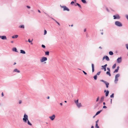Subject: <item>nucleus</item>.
I'll use <instances>...</instances> for the list:
<instances>
[{"label": "nucleus", "instance_id": "obj_36", "mask_svg": "<svg viewBox=\"0 0 128 128\" xmlns=\"http://www.w3.org/2000/svg\"><path fill=\"white\" fill-rule=\"evenodd\" d=\"M100 72H98L96 74V75L97 76V75H99L100 74Z\"/></svg>", "mask_w": 128, "mask_h": 128}, {"label": "nucleus", "instance_id": "obj_62", "mask_svg": "<svg viewBox=\"0 0 128 128\" xmlns=\"http://www.w3.org/2000/svg\"><path fill=\"white\" fill-rule=\"evenodd\" d=\"M94 128V126H91V128Z\"/></svg>", "mask_w": 128, "mask_h": 128}, {"label": "nucleus", "instance_id": "obj_49", "mask_svg": "<svg viewBox=\"0 0 128 128\" xmlns=\"http://www.w3.org/2000/svg\"><path fill=\"white\" fill-rule=\"evenodd\" d=\"M107 69L108 70V71L110 72V68H107Z\"/></svg>", "mask_w": 128, "mask_h": 128}, {"label": "nucleus", "instance_id": "obj_6", "mask_svg": "<svg viewBox=\"0 0 128 128\" xmlns=\"http://www.w3.org/2000/svg\"><path fill=\"white\" fill-rule=\"evenodd\" d=\"M47 60V58L46 57H43L40 60V61L41 62H43L46 61Z\"/></svg>", "mask_w": 128, "mask_h": 128}, {"label": "nucleus", "instance_id": "obj_10", "mask_svg": "<svg viewBox=\"0 0 128 128\" xmlns=\"http://www.w3.org/2000/svg\"><path fill=\"white\" fill-rule=\"evenodd\" d=\"M105 58L107 61H109L110 60L108 56H106L104 57L103 58V60H104V59Z\"/></svg>", "mask_w": 128, "mask_h": 128}, {"label": "nucleus", "instance_id": "obj_5", "mask_svg": "<svg viewBox=\"0 0 128 128\" xmlns=\"http://www.w3.org/2000/svg\"><path fill=\"white\" fill-rule=\"evenodd\" d=\"M113 17L114 19H119L120 18V17L119 15L118 14H116L115 15L113 16Z\"/></svg>", "mask_w": 128, "mask_h": 128}, {"label": "nucleus", "instance_id": "obj_22", "mask_svg": "<svg viewBox=\"0 0 128 128\" xmlns=\"http://www.w3.org/2000/svg\"><path fill=\"white\" fill-rule=\"evenodd\" d=\"M106 74L107 75H108L109 76H110L111 75L110 73V72L108 71L106 72Z\"/></svg>", "mask_w": 128, "mask_h": 128}, {"label": "nucleus", "instance_id": "obj_11", "mask_svg": "<svg viewBox=\"0 0 128 128\" xmlns=\"http://www.w3.org/2000/svg\"><path fill=\"white\" fill-rule=\"evenodd\" d=\"M1 38L3 40H6L7 39L6 37L5 36H2Z\"/></svg>", "mask_w": 128, "mask_h": 128}, {"label": "nucleus", "instance_id": "obj_43", "mask_svg": "<svg viewBox=\"0 0 128 128\" xmlns=\"http://www.w3.org/2000/svg\"><path fill=\"white\" fill-rule=\"evenodd\" d=\"M32 40H30V39H28V42H32Z\"/></svg>", "mask_w": 128, "mask_h": 128}, {"label": "nucleus", "instance_id": "obj_21", "mask_svg": "<svg viewBox=\"0 0 128 128\" xmlns=\"http://www.w3.org/2000/svg\"><path fill=\"white\" fill-rule=\"evenodd\" d=\"M106 83H104L106 86V87L107 88H108V85H109V83L106 82Z\"/></svg>", "mask_w": 128, "mask_h": 128}, {"label": "nucleus", "instance_id": "obj_57", "mask_svg": "<svg viewBox=\"0 0 128 128\" xmlns=\"http://www.w3.org/2000/svg\"><path fill=\"white\" fill-rule=\"evenodd\" d=\"M103 104L104 105H105V104H106L105 103V102H104L103 103Z\"/></svg>", "mask_w": 128, "mask_h": 128}, {"label": "nucleus", "instance_id": "obj_63", "mask_svg": "<svg viewBox=\"0 0 128 128\" xmlns=\"http://www.w3.org/2000/svg\"><path fill=\"white\" fill-rule=\"evenodd\" d=\"M44 13L46 15H48V14L46 13L45 12H44Z\"/></svg>", "mask_w": 128, "mask_h": 128}, {"label": "nucleus", "instance_id": "obj_55", "mask_svg": "<svg viewBox=\"0 0 128 128\" xmlns=\"http://www.w3.org/2000/svg\"><path fill=\"white\" fill-rule=\"evenodd\" d=\"M60 104L61 106H62V103H60Z\"/></svg>", "mask_w": 128, "mask_h": 128}, {"label": "nucleus", "instance_id": "obj_1", "mask_svg": "<svg viewBox=\"0 0 128 128\" xmlns=\"http://www.w3.org/2000/svg\"><path fill=\"white\" fill-rule=\"evenodd\" d=\"M28 120V115L26 114H25L23 118V120L24 122L26 123L27 122V121Z\"/></svg>", "mask_w": 128, "mask_h": 128}, {"label": "nucleus", "instance_id": "obj_64", "mask_svg": "<svg viewBox=\"0 0 128 128\" xmlns=\"http://www.w3.org/2000/svg\"><path fill=\"white\" fill-rule=\"evenodd\" d=\"M11 42L12 43H13L14 42V41H12Z\"/></svg>", "mask_w": 128, "mask_h": 128}, {"label": "nucleus", "instance_id": "obj_37", "mask_svg": "<svg viewBox=\"0 0 128 128\" xmlns=\"http://www.w3.org/2000/svg\"><path fill=\"white\" fill-rule=\"evenodd\" d=\"M47 33V31L46 30H44V35H46Z\"/></svg>", "mask_w": 128, "mask_h": 128}, {"label": "nucleus", "instance_id": "obj_59", "mask_svg": "<svg viewBox=\"0 0 128 128\" xmlns=\"http://www.w3.org/2000/svg\"><path fill=\"white\" fill-rule=\"evenodd\" d=\"M16 64V62H14V65Z\"/></svg>", "mask_w": 128, "mask_h": 128}, {"label": "nucleus", "instance_id": "obj_23", "mask_svg": "<svg viewBox=\"0 0 128 128\" xmlns=\"http://www.w3.org/2000/svg\"><path fill=\"white\" fill-rule=\"evenodd\" d=\"M93 78L94 80H96L97 78V76L96 75L94 76Z\"/></svg>", "mask_w": 128, "mask_h": 128}, {"label": "nucleus", "instance_id": "obj_29", "mask_svg": "<svg viewBox=\"0 0 128 128\" xmlns=\"http://www.w3.org/2000/svg\"><path fill=\"white\" fill-rule=\"evenodd\" d=\"M78 99L76 100H74V102L75 103V104H77L78 103Z\"/></svg>", "mask_w": 128, "mask_h": 128}, {"label": "nucleus", "instance_id": "obj_48", "mask_svg": "<svg viewBox=\"0 0 128 128\" xmlns=\"http://www.w3.org/2000/svg\"><path fill=\"white\" fill-rule=\"evenodd\" d=\"M103 108H107V107L106 106H104L103 107Z\"/></svg>", "mask_w": 128, "mask_h": 128}, {"label": "nucleus", "instance_id": "obj_34", "mask_svg": "<svg viewBox=\"0 0 128 128\" xmlns=\"http://www.w3.org/2000/svg\"><path fill=\"white\" fill-rule=\"evenodd\" d=\"M96 128H99V127L98 126V124H96Z\"/></svg>", "mask_w": 128, "mask_h": 128}, {"label": "nucleus", "instance_id": "obj_19", "mask_svg": "<svg viewBox=\"0 0 128 128\" xmlns=\"http://www.w3.org/2000/svg\"><path fill=\"white\" fill-rule=\"evenodd\" d=\"M27 123L28 125L31 126L32 125V124L28 120L27 121Z\"/></svg>", "mask_w": 128, "mask_h": 128}, {"label": "nucleus", "instance_id": "obj_28", "mask_svg": "<svg viewBox=\"0 0 128 128\" xmlns=\"http://www.w3.org/2000/svg\"><path fill=\"white\" fill-rule=\"evenodd\" d=\"M81 1L84 3H86V1L85 0H81Z\"/></svg>", "mask_w": 128, "mask_h": 128}, {"label": "nucleus", "instance_id": "obj_42", "mask_svg": "<svg viewBox=\"0 0 128 128\" xmlns=\"http://www.w3.org/2000/svg\"><path fill=\"white\" fill-rule=\"evenodd\" d=\"M99 104L98 103L95 106V108H96V107H97V106H98V104Z\"/></svg>", "mask_w": 128, "mask_h": 128}, {"label": "nucleus", "instance_id": "obj_16", "mask_svg": "<svg viewBox=\"0 0 128 128\" xmlns=\"http://www.w3.org/2000/svg\"><path fill=\"white\" fill-rule=\"evenodd\" d=\"M76 104L78 108H80L82 106L81 103H78Z\"/></svg>", "mask_w": 128, "mask_h": 128}, {"label": "nucleus", "instance_id": "obj_47", "mask_svg": "<svg viewBox=\"0 0 128 128\" xmlns=\"http://www.w3.org/2000/svg\"><path fill=\"white\" fill-rule=\"evenodd\" d=\"M106 10L108 12H109V10L108 9V8H106Z\"/></svg>", "mask_w": 128, "mask_h": 128}, {"label": "nucleus", "instance_id": "obj_53", "mask_svg": "<svg viewBox=\"0 0 128 128\" xmlns=\"http://www.w3.org/2000/svg\"><path fill=\"white\" fill-rule=\"evenodd\" d=\"M98 120L97 121H96V124H98L97 123L98 122Z\"/></svg>", "mask_w": 128, "mask_h": 128}, {"label": "nucleus", "instance_id": "obj_46", "mask_svg": "<svg viewBox=\"0 0 128 128\" xmlns=\"http://www.w3.org/2000/svg\"><path fill=\"white\" fill-rule=\"evenodd\" d=\"M22 102V101L21 100H19V103L20 104H21Z\"/></svg>", "mask_w": 128, "mask_h": 128}, {"label": "nucleus", "instance_id": "obj_20", "mask_svg": "<svg viewBox=\"0 0 128 128\" xmlns=\"http://www.w3.org/2000/svg\"><path fill=\"white\" fill-rule=\"evenodd\" d=\"M102 111V110H101L100 111H99L98 112L96 113V114L95 115V116H96L98 115V114H100V112Z\"/></svg>", "mask_w": 128, "mask_h": 128}, {"label": "nucleus", "instance_id": "obj_4", "mask_svg": "<svg viewBox=\"0 0 128 128\" xmlns=\"http://www.w3.org/2000/svg\"><path fill=\"white\" fill-rule=\"evenodd\" d=\"M115 24L118 27H121L122 25V24L121 22L118 21H116L115 22Z\"/></svg>", "mask_w": 128, "mask_h": 128}, {"label": "nucleus", "instance_id": "obj_35", "mask_svg": "<svg viewBox=\"0 0 128 128\" xmlns=\"http://www.w3.org/2000/svg\"><path fill=\"white\" fill-rule=\"evenodd\" d=\"M55 22L59 26H60V24L56 20L55 21Z\"/></svg>", "mask_w": 128, "mask_h": 128}, {"label": "nucleus", "instance_id": "obj_32", "mask_svg": "<svg viewBox=\"0 0 128 128\" xmlns=\"http://www.w3.org/2000/svg\"><path fill=\"white\" fill-rule=\"evenodd\" d=\"M76 4L78 6L79 8H81V6L80 5V4H79L78 3H76Z\"/></svg>", "mask_w": 128, "mask_h": 128}, {"label": "nucleus", "instance_id": "obj_61", "mask_svg": "<svg viewBox=\"0 0 128 128\" xmlns=\"http://www.w3.org/2000/svg\"><path fill=\"white\" fill-rule=\"evenodd\" d=\"M99 48H100V49H102V48L101 47V46H100V47H99Z\"/></svg>", "mask_w": 128, "mask_h": 128}, {"label": "nucleus", "instance_id": "obj_45", "mask_svg": "<svg viewBox=\"0 0 128 128\" xmlns=\"http://www.w3.org/2000/svg\"><path fill=\"white\" fill-rule=\"evenodd\" d=\"M82 72H83L84 73V74H85V75H86L87 74V73H86L85 72H84V70H83L82 71Z\"/></svg>", "mask_w": 128, "mask_h": 128}, {"label": "nucleus", "instance_id": "obj_24", "mask_svg": "<svg viewBox=\"0 0 128 128\" xmlns=\"http://www.w3.org/2000/svg\"><path fill=\"white\" fill-rule=\"evenodd\" d=\"M18 36V35H15V36H13L12 37V38H17Z\"/></svg>", "mask_w": 128, "mask_h": 128}, {"label": "nucleus", "instance_id": "obj_14", "mask_svg": "<svg viewBox=\"0 0 128 128\" xmlns=\"http://www.w3.org/2000/svg\"><path fill=\"white\" fill-rule=\"evenodd\" d=\"M92 72H93L94 71V66L93 64H92Z\"/></svg>", "mask_w": 128, "mask_h": 128}, {"label": "nucleus", "instance_id": "obj_60", "mask_svg": "<svg viewBox=\"0 0 128 128\" xmlns=\"http://www.w3.org/2000/svg\"><path fill=\"white\" fill-rule=\"evenodd\" d=\"M50 98V97L49 96H48L47 97V98L48 99H49Z\"/></svg>", "mask_w": 128, "mask_h": 128}, {"label": "nucleus", "instance_id": "obj_33", "mask_svg": "<svg viewBox=\"0 0 128 128\" xmlns=\"http://www.w3.org/2000/svg\"><path fill=\"white\" fill-rule=\"evenodd\" d=\"M114 94H112L110 96V97L111 98H113L114 97Z\"/></svg>", "mask_w": 128, "mask_h": 128}, {"label": "nucleus", "instance_id": "obj_27", "mask_svg": "<svg viewBox=\"0 0 128 128\" xmlns=\"http://www.w3.org/2000/svg\"><path fill=\"white\" fill-rule=\"evenodd\" d=\"M49 52L48 51H46L45 52V55L48 56L49 55Z\"/></svg>", "mask_w": 128, "mask_h": 128}, {"label": "nucleus", "instance_id": "obj_52", "mask_svg": "<svg viewBox=\"0 0 128 128\" xmlns=\"http://www.w3.org/2000/svg\"><path fill=\"white\" fill-rule=\"evenodd\" d=\"M1 96H4V94L3 92H2V93Z\"/></svg>", "mask_w": 128, "mask_h": 128}, {"label": "nucleus", "instance_id": "obj_41", "mask_svg": "<svg viewBox=\"0 0 128 128\" xmlns=\"http://www.w3.org/2000/svg\"><path fill=\"white\" fill-rule=\"evenodd\" d=\"M42 46L44 48H45L46 47L43 44H42Z\"/></svg>", "mask_w": 128, "mask_h": 128}, {"label": "nucleus", "instance_id": "obj_40", "mask_svg": "<svg viewBox=\"0 0 128 128\" xmlns=\"http://www.w3.org/2000/svg\"><path fill=\"white\" fill-rule=\"evenodd\" d=\"M99 97H98L96 99V102H98V101L99 100Z\"/></svg>", "mask_w": 128, "mask_h": 128}, {"label": "nucleus", "instance_id": "obj_56", "mask_svg": "<svg viewBox=\"0 0 128 128\" xmlns=\"http://www.w3.org/2000/svg\"><path fill=\"white\" fill-rule=\"evenodd\" d=\"M119 66H118L117 67V69H118V70H119Z\"/></svg>", "mask_w": 128, "mask_h": 128}, {"label": "nucleus", "instance_id": "obj_25", "mask_svg": "<svg viewBox=\"0 0 128 128\" xmlns=\"http://www.w3.org/2000/svg\"><path fill=\"white\" fill-rule=\"evenodd\" d=\"M107 66V64H106L104 65V66H102V67L103 68H106V67Z\"/></svg>", "mask_w": 128, "mask_h": 128}, {"label": "nucleus", "instance_id": "obj_12", "mask_svg": "<svg viewBox=\"0 0 128 128\" xmlns=\"http://www.w3.org/2000/svg\"><path fill=\"white\" fill-rule=\"evenodd\" d=\"M104 92H106V96H108L109 93V92L108 90H107L106 92V90H105L104 91Z\"/></svg>", "mask_w": 128, "mask_h": 128}, {"label": "nucleus", "instance_id": "obj_38", "mask_svg": "<svg viewBox=\"0 0 128 128\" xmlns=\"http://www.w3.org/2000/svg\"><path fill=\"white\" fill-rule=\"evenodd\" d=\"M126 47L127 49L128 50V44H126Z\"/></svg>", "mask_w": 128, "mask_h": 128}, {"label": "nucleus", "instance_id": "obj_17", "mask_svg": "<svg viewBox=\"0 0 128 128\" xmlns=\"http://www.w3.org/2000/svg\"><path fill=\"white\" fill-rule=\"evenodd\" d=\"M20 53L23 54H26V52L24 51V50H20Z\"/></svg>", "mask_w": 128, "mask_h": 128}, {"label": "nucleus", "instance_id": "obj_51", "mask_svg": "<svg viewBox=\"0 0 128 128\" xmlns=\"http://www.w3.org/2000/svg\"><path fill=\"white\" fill-rule=\"evenodd\" d=\"M51 18L55 22L56 20H55L54 18Z\"/></svg>", "mask_w": 128, "mask_h": 128}, {"label": "nucleus", "instance_id": "obj_58", "mask_svg": "<svg viewBox=\"0 0 128 128\" xmlns=\"http://www.w3.org/2000/svg\"><path fill=\"white\" fill-rule=\"evenodd\" d=\"M38 12H40V10H38Z\"/></svg>", "mask_w": 128, "mask_h": 128}, {"label": "nucleus", "instance_id": "obj_13", "mask_svg": "<svg viewBox=\"0 0 128 128\" xmlns=\"http://www.w3.org/2000/svg\"><path fill=\"white\" fill-rule=\"evenodd\" d=\"M14 72H16L18 73H19L20 72V71L16 68L14 69L13 70Z\"/></svg>", "mask_w": 128, "mask_h": 128}, {"label": "nucleus", "instance_id": "obj_8", "mask_svg": "<svg viewBox=\"0 0 128 128\" xmlns=\"http://www.w3.org/2000/svg\"><path fill=\"white\" fill-rule=\"evenodd\" d=\"M104 96H102L100 100V102H99V104H100L103 101H104Z\"/></svg>", "mask_w": 128, "mask_h": 128}, {"label": "nucleus", "instance_id": "obj_54", "mask_svg": "<svg viewBox=\"0 0 128 128\" xmlns=\"http://www.w3.org/2000/svg\"><path fill=\"white\" fill-rule=\"evenodd\" d=\"M86 29L85 28L84 30V32H86Z\"/></svg>", "mask_w": 128, "mask_h": 128}, {"label": "nucleus", "instance_id": "obj_3", "mask_svg": "<svg viewBox=\"0 0 128 128\" xmlns=\"http://www.w3.org/2000/svg\"><path fill=\"white\" fill-rule=\"evenodd\" d=\"M120 75L119 74H116L115 76V79L114 82L115 84H116L117 83V82L118 80V78L120 76Z\"/></svg>", "mask_w": 128, "mask_h": 128}, {"label": "nucleus", "instance_id": "obj_50", "mask_svg": "<svg viewBox=\"0 0 128 128\" xmlns=\"http://www.w3.org/2000/svg\"><path fill=\"white\" fill-rule=\"evenodd\" d=\"M26 7L29 9H30V6H27Z\"/></svg>", "mask_w": 128, "mask_h": 128}, {"label": "nucleus", "instance_id": "obj_18", "mask_svg": "<svg viewBox=\"0 0 128 128\" xmlns=\"http://www.w3.org/2000/svg\"><path fill=\"white\" fill-rule=\"evenodd\" d=\"M18 27L19 28L24 29V25H22L20 26H19Z\"/></svg>", "mask_w": 128, "mask_h": 128}, {"label": "nucleus", "instance_id": "obj_31", "mask_svg": "<svg viewBox=\"0 0 128 128\" xmlns=\"http://www.w3.org/2000/svg\"><path fill=\"white\" fill-rule=\"evenodd\" d=\"M118 69H116L114 71V73L115 72H117L118 71Z\"/></svg>", "mask_w": 128, "mask_h": 128}, {"label": "nucleus", "instance_id": "obj_44", "mask_svg": "<svg viewBox=\"0 0 128 128\" xmlns=\"http://www.w3.org/2000/svg\"><path fill=\"white\" fill-rule=\"evenodd\" d=\"M74 3V1H72L71 2L70 4L72 5Z\"/></svg>", "mask_w": 128, "mask_h": 128}, {"label": "nucleus", "instance_id": "obj_15", "mask_svg": "<svg viewBox=\"0 0 128 128\" xmlns=\"http://www.w3.org/2000/svg\"><path fill=\"white\" fill-rule=\"evenodd\" d=\"M12 50L14 52H18V51L16 48H12Z\"/></svg>", "mask_w": 128, "mask_h": 128}, {"label": "nucleus", "instance_id": "obj_30", "mask_svg": "<svg viewBox=\"0 0 128 128\" xmlns=\"http://www.w3.org/2000/svg\"><path fill=\"white\" fill-rule=\"evenodd\" d=\"M116 64H114L112 66V68L113 69L116 66Z\"/></svg>", "mask_w": 128, "mask_h": 128}, {"label": "nucleus", "instance_id": "obj_39", "mask_svg": "<svg viewBox=\"0 0 128 128\" xmlns=\"http://www.w3.org/2000/svg\"><path fill=\"white\" fill-rule=\"evenodd\" d=\"M100 81L102 82H103L104 83H106V81H104V80H101Z\"/></svg>", "mask_w": 128, "mask_h": 128}, {"label": "nucleus", "instance_id": "obj_2", "mask_svg": "<svg viewBox=\"0 0 128 128\" xmlns=\"http://www.w3.org/2000/svg\"><path fill=\"white\" fill-rule=\"evenodd\" d=\"M60 6L61 8H63L64 11H66L69 12L70 10V9L66 6L60 5Z\"/></svg>", "mask_w": 128, "mask_h": 128}, {"label": "nucleus", "instance_id": "obj_9", "mask_svg": "<svg viewBox=\"0 0 128 128\" xmlns=\"http://www.w3.org/2000/svg\"><path fill=\"white\" fill-rule=\"evenodd\" d=\"M55 118V116L54 114H53L52 116H50L49 117V118L52 120H53Z\"/></svg>", "mask_w": 128, "mask_h": 128}, {"label": "nucleus", "instance_id": "obj_26", "mask_svg": "<svg viewBox=\"0 0 128 128\" xmlns=\"http://www.w3.org/2000/svg\"><path fill=\"white\" fill-rule=\"evenodd\" d=\"M109 54L110 55H113V52L112 51H110L109 52Z\"/></svg>", "mask_w": 128, "mask_h": 128}, {"label": "nucleus", "instance_id": "obj_7", "mask_svg": "<svg viewBox=\"0 0 128 128\" xmlns=\"http://www.w3.org/2000/svg\"><path fill=\"white\" fill-rule=\"evenodd\" d=\"M122 61V57L118 58L117 60V61L118 63H120Z\"/></svg>", "mask_w": 128, "mask_h": 128}]
</instances>
